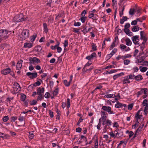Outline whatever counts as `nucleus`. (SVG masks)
Listing matches in <instances>:
<instances>
[{
    "label": "nucleus",
    "mask_w": 148,
    "mask_h": 148,
    "mask_svg": "<svg viewBox=\"0 0 148 148\" xmlns=\"http://www.w3.org/2000/svg\"><path fill=\"white\" fill-rule=\"evenodd\" d=\"M142 116L141 115H135V117L136 120H138V119H141Z\"/></svg>",
    "instance_id": "49530a36"
},
{
    "label": "nucleus",
    "mask_w": 148,
    "mask_h": 148,
    "mask_svg": "<svg viewBox=\"0 0 148 148\" xmlns=\"http://www.w3.org/2000/svg\"><path fill=\"white\" fill-rule=\"evenodd\" d=\"M33 46V44L29 42L24 43L23 47L25 48H30Z\"/></svg>",
    "instance_id": "dca6fc26"
},
{
    "label": "nucleus",
    "mask_w": 148,
    "mask_h": 148,
    "mask_svg": "<svg viewBox=\"0 0 148 148\" xmlns=\"http://www.w3.org/2000/svg\"><path fill=\"white\" fill-rule=\"evenodd\" d=\"M123 84H125L127 83H130V81L128 79V76H125L124 77V79L123 80Z\"/></svg>",
    "instance_id": "6ab92c4d"
},
{
    "label": "nucleus",
    "mask_w": 148,
    "mask_h": 148,
    "mask_svg": "<svg viewBox=\"0 0 148 148\" xmlns=\"http://www.w3.org/2000/svg\"><path fill=\"white\" fill-rule=\"evenodd\" d=\"M6 135L5 134L3 133H0V138L1 137L3 139H5L6 138Z\"/></svg>",
    "instance_id": "79ce46f5"
},
{
    "label": "nucleus",
    "mask_w": 148,
    "mask_h": 148,
    "mask_svg": "<svg viewBox=\"0 0 148 148\" xmlns=\"http://www.w3.org/2000/svg\"><path fill=\"white\" fill-rule=\"evenodd\" d=\"M47 76V75L46 73H43L42 75L41 76V77L42 79L44 80L45 79V77L46 76Z\"/></svg>",
    "instance_id": "e2e57ef3"
},
{
    "label": "nucleus",
    "mask_w": 148,
    "mask_h": 148,
    "mask_svg": "<svg viewBox=\"0 0 148 148\" xmlns=\"http://www.w3.org/2000/svg\"><path fill=\"white\" fill-rule=\"evenodd\" d=\"M44 28V32L45 33L47 34L48 32V29L47 27V24L46 23H44L43 24Z\"/></svg>",
    "instance_id": "5701e85b"
},
{
    "label": "nucleus",
    "mask_w": 148,
    "mask_h": 148,
    "mask_svg": "<svg viewBox=\"0 0 148 148\" xmlns=\"http://www.w3.org/2000/svg\"><path fill=\"white\" fill-rule=\"evenodd\" d=\"M17 117L16 116H12L11 118V121L12 122H14L17 119Z\"/></svg>",
    "instance_id": "c03bdc74"
},
{
    "label": "nucleus",
    "mask_w": 148,
    "mask_h": 148,
    "mask_svg": "<svg viewBox=\"0 0 148 148\" xmlns=\"http://www.w3.org/2000/svg\"><path fill=\"white\" fill-rule=\"evenodd\" d=\"M29 61L30 62V63L34 64L35 63H38L40 62V60L36 57H34L33 58L29 57Z\"/></svg>",
    "instance_id": "423d86ee"
},
{
    "label": "nucleus",
    "mask_w": 148,
    "mask_h": 148,
    "mask_svg": "<svg viewBox=\"0 0 148 148\" xmlns=\"http://www.w3.org/2000/svg\"><path fill=\"white\" fill-rule=\"evenodd\" d=\"M102 121L101 123V124H102L103 125H105L106 124H107V122L108 121H111V120L109 119H105L104 120H102Z\"/></svg>",
    "instance_id": "4c0bfd02"
},
{
    "label": "nucleus",
    "mask_w": 148,
    "mask_h": 148,
    "mask_svg": "<svg viewBox=\"0 0 148 148\" xmlns=\"http://www.w3.org/2000/svg\"><path fill=\"white\" fill-rule=\"evenodd\" d=\"M24 21L23 15L22 14L16 15L13 21L15 22H19Z\"/></svg>",
    "instance_id": "f03ea898"
},
{
    "label": "nucleus",
    "mask_w": 148,
    "mask_h": 148,
    "mask_svg": "<svg viewBox=\"0 0 148 148\" xmlns=\"http://www.w3.org/2000/svg\"><path fill=\"white\" fill-rule=\"evenodd\" d=\"M147 99H145L143 100V106H147V105H148V104L147 103Z\"/></svg>",
    "instance_id": "6e6d98bb"
},
{
    "label": "nucleus",
    "mask_w": 148,
    "mask_h": 148,
    "mask_svg": "<svg viewBox=\"0 0 148 148\" xmlns=\"http://www.w3.org/2000/svg\"><path fill=\"white\" fill-rule=\"evenodd\" d=\"M139 36L136 35L132 37V38L133 43L135 45H139L138 42L139 41Z\"/></svg>",
    "instance_id": "6e6552de"
},
{
    "label": "nucleus",
    "mask_w": 148,
    "mask_h": 148,
    "mask_svg": "<svg viewBox=\"0 0 148 148\" xmlns=\"http://www.w3.org/2000/svg\"><path fill=\"white\" fill-rule=\"evenodd\" d=\"M50 94L48 92H46L44 95L45 97L46 98H48L50 97Z\"/></svg>",
    "instance_id": "5fc2aeb1"
},
{
    "label": "nucleus",
    "mask_w": 148,
    "mask_h": 148,
    "mask_svg": "<svg viewBox=\"0 0 148 148\" xmlns=\"http://www.w3.org/2000/svg\"><path fill=\"white\" fill-rule=\"evenodd\" d=\"M144 126V124H143L142 125H140L139 127L138 128L137 130L136 131V132L138 133H139L140 132L141 129Z\"/></svg>",
    "instance_id": "c9c22d12"
},
{
    "label": "nucleus",
    "mask_w": 148,
    "mask_h": 148,
    "mask_svg": "<svg viewBox=\"0 0 148 148\" xmlns=\"http://www.w3.org/2000/svg\"><path fill=\"white\" fill-rule=\"evenodd\" d=\"M9 119V117L8 116H5L3 117V121L4 122L7 121Z\"/></svg>",
    "instance_id": "de8ad7c7"
},
{
    "label": "nucleus",
    "mask_w": 148,
    "mask_h": 148,
    "mask_svg": "<svg viewBox=\"0 0 148 148\" xmlns=\"http://www.w3.org/2000/svg\"><path fill=\"white\" fill-rule=\"evenodd\" d=\"M102 86L101 85H99V86H97L96 88L94 89L93 91L92 92V93H93L95 90H96L97 89H100L102 88Z\"/></svg>",
    "instance_id": "13d9d810"
},
{
    "label": "nucleus",
    "mask_w": 148,
    "mask_h": 148,
    "mask_svg": "<svg viewBox=\"0 0 148 148\" xmlns=\"http://www.w3.org/2000/svg\"><path fill=\"white\" fill-rule=\"evenodd\" d=\"M108 123L106 124L105 125L104 128H103V131H105L104 132H105L106 131V130L109 129L110 128V126L111 125L112 122L111 121H108L107 122Z\"/></svg>",
    "instance_id": "f8f14e48"
},
{
    "label": "nucleus",
    "mask_w": 148,
    "mask_h": 148,
    "mask_svg": "<svg viewBox=\"0 0 148 148\" xmlns=\"http://www.w3.org/2000/svg\"><path fill=\"white\" fill-rule=\"evenodd\" d=\"M139 69L141 72H144L147 70L148 68L146 67L140 66L139 67Z\"/></svg>",
    "instance_id": "4be33fe9"
},
{
    "label": "nucleus",
    "mask_w": 148,
    "mask_h": 148,
    "mask_svg": "<svg viewBox=\"0 0 148 148\" xmlns=\"http://www.w3.org/2000/svg\"><path fill=\"white\" fill-rule=\"evenodd\" d=\"M24 117L23 116H19V118L18 119V120L20 122H22L24 120Z\"/></svg>",
    "instance_id": "680f3d73"
},
{
    "label": "nucleus",
    "mask_w": 148,
    "mask_h": 148,
    "mask_svg": "<svg viewBox=\"0 0 148 148\" xmlns=\"http://www.w3.org/2000/svg\"><path fill=\"white\" fill-rule=\"evenodd\" d=\"M134 9H131L129 11V14L130 15H132L134 14Z\"/></svg>",
    "instance_id": "0e129e2a"
},
{
    "label": "nucleus",
    "mask_w": 148,
    "mask_h": 148,
    "mask_svg": "<svg viewBox=\"0 0 148 148\" xmlns=\"http://www.w3.org/2000/svg\"><path fill=\"white\" fill-rule=\"evenodd\" d=\"M92 63V61H88L85 65V67H87L89 66Z\"/></svg>",
    "instance_id": "a18cd8bd"
},
{
    "label": "nucleus",
    "mask_w": 148,
    "mask_h": 148,
    "mask_svg": "<svg viewBox=\"0 0 148 148\" xmlns=\"http://www.w3.org/2000/svg\"><path fill=\"white\" fill-rule=\"evenodd\" d=\"M64 46L65 48H66L68 45V42L67 40H64V43H63Z\"/></svg>",
    "instance_id": "69168bd1"
},
{
    "label": "nucleus",
    "mask_w": 148,
    "mask_h": 148,
    "mask_svg": "<svg viewBox=\"0 0 148 148\" xmlns=\"http://www.w3.org/2000/svg\"><path fill=\"white\" fill-rule=\"evenodd\" d=\"M137 22L136 20L132 21L131 23V24L132 25L135 26L137 24Z\"/></svg>",
    "instance_id": "052dcab7"
},
{
    "label": "nucleus",
    "mask_w": 148,
    "mask_h": 148,
    "mask_svg": "<svg viewBox=\"0 0 148 148\" xmlns=\"http://www.w3.org/2000/svg\"><path fill=\"white\" fill-rule=\"evenodd\" d=\"M63 82L65 86L67 87L69 86L71 83L69 82H68L67 80L66 79L64 80Z\"/></svg>",
    "instance_id": "72a5a7b5"
},
{
    "label": "nucleus",
    "mask_w": 148,
    "mask_h": 148,
    "mask_svg": "<svg viewBox=\"0 0 148 148\" xmlns=\"http://www.w3.org/2000/svg\"><path fill=\"white\" fill-rule=\"evenodd\" d=\"M38 96L37 99V101H41L44 99V96L43 95H38Z\"/></svg>",
    "instance_id": "c85d7f7f"
},
{
    "label": "nucleus",
    "mask_w": 148,
    "mask_h": 148,
    "mask_svg": "<svg viewBox=\"0 0 148 148\" xmlns=\"http://www.w3.org/2000/svg\"><path fill=\"white\" fill-rule=\"evenodd\" d=\"M121 74H123V73H119L116 75H114L113 76V78L114 80H115L117 78L120 76Z\"/></svg>",
    "instance_id": "473e14b6"
},
{
    "label": "nucleus",
    "mask_w": 148,
    "mask_h": 148,
    "mask_svg": "<svg viewBox=\"0 0 148 148\" xmlns=\"http://www.w3.org/2000/svg\"><path fill=\"white\" fill-rule=\"evenodd\" d=\"M37 101L35 99L33 100L32 101H30V104L31 105H35L36 104Z\"/></svg>",
    "instance_id": "7c9ffc66"
},
{
    "label": "nucleus",
    "mask_w": 148,
    "mask_h": 148,
    "mask_svg": "<svg viewBox=\"0 0 148 148\" xmlns=\"http://www.w3.org/2000/svg\"><path fill=\"white\" fill-rule=\"evenodd\" d=\"M130 27V24L129 23H126L125 26V28L124 29V32H126L128 30H130L129 29Z\"/></svg>",
    "instance_id": "a878e982"
},
{
    "label": "nucleus",
    "mask_w": 148,
    "mask_h": 148,
    "mask_svg": "<svg viewBox=\"0 0 148 148\" xmlns=\"http://www.w3.org/2000/svg\"><path fill=\"white\" fill-rule=\"evenodd\" d=\"M126 34L130 36H132L133 35V34L132 32H130V30H128L127 31L125 32Z\"/></svg>",
    "instance_id": "c756f323"
},
{
    "label": "nucleus",
    "mask_w": 148,
    "mask_h": 148,
    "mask_svg": "<svg viewBox=\"0 0 148 148\" xmlns=\"http://www.w3.org/2000/svg\"><path fill=\"white\" fill-rule=\"evenodd\" d=\"M125 42H126V44L127 46H130L132 45V42L130 39L128 38H126Z\"/></svg>",
    "instance_id": "b1692460"
},
{
    "label": "nucleus",
    "mask_w": 148,
    "mask_h": 148,
    "mask_svg": "<svg viewBox=\"0 0 148 148\" xmlns=\"http://www.w3.org/2000/svg\"><path fill=\"white\" fill-rule=\"evenodd\" d=\"M91 47H92V50L94 51H96L97 50V46L96 45V44L94 43H92Z\"/></svg>",
    "instance_id": "bb28decb"
},
{
    "label": "nucleus",
    "mask_w": 148,
    "mask_h": 148,
    "mask_svg": "<svg viewBox=\"0 0 148 148\" xmlns=\"http://www.w3.org/2000/svg\"><path fill=\"white\" fill-rule=\"evenodd\" d=\"M137 63L140 65L148 66V62L147 61L140 60H138Z\"/></svg>",
    "instance_id": "1a4fd4ad"
},
{
    "label": "nucleus",
    "mask_w": 148,
    "mask_h": 148,
    "mask_svg": "<svg viewBox=\"0 0 148 148\" xmlns=\"http://www.w3.org/2000/svg\"><path fill=\"white\" fill-rule=\"evenodd\" d=\"M11 69L10 68H8L4 69L2 70L1 71V73L4 75H7L10 73Z\"/></svg>",
    "instance_id": "9d476101"
},
{
    "label": "nucleus",
    "mask_w": 148,
    "mask_h": 148,
    "mask_svg": "<svg viewBox=\"0 0 148 148\" xmlns=\"http://www.w3.org/2000/svg\"><path fill=\"white\" fill-rule=\"evenodd\" d=\"M23 62L22 60L18 62L16 66V69L17 70H19L22 67V63Z\"/></svg>",
    "instance_id": "f3484780"
},
{
    "label": "nucleus",
    "mask_w": 148,
    "mask_h": 148,
    "mask_svg": "<svg viewBox=\"0 0 148 148\" xmlns=\"http://www.w3.org/2000/svg\"><path fill=\"white\" fill-rule=\"evenodd\" d=\"M29 138L30 140H31L34 138V134L32 132L31 133L30 132H29Z\"/></svg>",
    "instance_id": "ea45409f"
},
{
    "label": "nucleus",
    "mask_w": 148,
    "mask_h": 148,
    "mask_svg": "<svg viewBox=\"0 0 148 148\" xmlns=\"http://www.w3.org/2000/svg\"><path fill=\"white\" fill-rule=\"evenodd\" d=\"M56 112H57V115H56V119L59 120L60 119V112L58 109H57Z\"/></svg>",
    "instance_id": "cd10ccee"
},
{
    "label": "nucleus",
    "mask_w": 148,
    "mask_h": 148,
    "mask_svg": "<svg viewBox=\"0 0 148 148\" xmlns=\"http://www.w3.org/2000/svg\"><path fill=\"white\" fill-rule=\"evenodd\" d=\"M29 30L27 29H24L21 36L20 38L21 40H23L29 37Z\"/></svg>",
    "instance_id": "f257e3e1"
},
{
    "label": "nucleus",
    "mask_w": 148,
    "mask_h": 148,
    "mask_svg": "<svg viewBox=\"0 0 148 148\" xmlns=\"http://www.w3.org/2000/svg\"><path fill=\"white\" fill-rule=\"evenodd\" d=\"M87 17L85 16H82L80 18V20L82 23H84Z\"/></svg>",
    "instance_id": "8fccbe9b"
},
{
    "label": "nucleus",
    "mask_w": 148,
    "mask_h": 148,
    "mask_svg": "<svg viewBox=\"0 0 148 148\" xmlns=\"http://www.w3.org/2000/svg\"><path fill=\"white\" fill-rule=\"evenodd\" d=\"M130 61L129 60H126L124 61V64L125 65H127L130 64Z\"/></svg>",
    "instance_id": "09e8293b"
},
{
    "label": "nucleus",
    "mask_w": 148,
    "mask_h": 148,
    "mask_svg": "<svg viewBox=\"0 0 148 148\" xmlns=\"http://www.w3.org/2000/svg\"><path fill=\"white\" fill-rule=\"evenodd\" d=\"M144 31H141L140 32V39H142V38H143L145 37L144 36Z\"/></svg>",
    "instance_id": "864d4df0"
},
{
    "label": "nucleus",
    "mask_w": 148,
    "mask_h": 148,
    "mask_svg": "<svg viewBox=\"0 0 148 148\" xmlns=\"http://www.w3.org/2000/svg\"><path fill=\"white\" fill-rule=\"evenodd\" d=\"M128 76V79H135V75L134 74H130L129 75L127 76Z\"/></svg>",
    "instance_id": "e433bc0d"
},
{
    "label": "nucleus",
    "mask_w": 148,
    "mask_h": 148,
    "mask_svg": "<svg viewBox=\"0 0 148 148\" xmlns=\"http://www.w3.org/2000/svg\"><path fill=\"white\" fill-rule=\"evenodd\" d=\"M38 95H43L45 91V88L43 87H39L37 90Z\"/></svg>",
    "instance_id": "ddd939ff"
},
{
    "label": "nucleus",
    "mask_w": 148,
    "mask_h": 148,
    "mask_svg": "<svg viewBox=\"0 0 148 148\" xmlns=\"http://www.w3.org/2000/svg\"><path fill=\"white\" fill-rule=\"evenodd\" d=\"M132 31L133 32L138 31L139 30V27L138 26H134L131 27Z\"/></svg>",
    "instance_id": "412c9836"
},
{
    "label": "nucleus",
    "mask_w": 148,
    "mask_h": 148,
    "mask_svg": "<svg viewBox=\"0 0 148 148\" xmlns=\"http://www.w3.org/2000/svg\"><path fill=\"white\" fill-rule=\"evenodd\" d=\"M36 35H34L31 36L30 38V40L31 42H33L35 40L36 38Z\"/></svg>",
    "instance_id": "2f4dec72"
},
{
    "label": "nucleus",
    "mask_w": 148,
    "mask_h": 148,
    "mask_svg": "<svg viewBox=\"0 0 148 148\" xmlns=\"http://www.w3.org/2000/svg\"><path fill=\"white\" fill-rule=\"evenodd\" d=\"M8 32L6 29L0 30V40L2 38L5 39L8 38L7 34Z\"/></svg>",
    "instance_id": "7ed1b4c3"
},
{
    "label": "nucleus",
    "mask_w": 148,
    "mask_h": 148,
    "mask_svg": "<svg viewBox=\"0 0 148 148\" xmlns=\"http://www.w3.org/2000/svg\"><path fill=\"white\" fill-rule=\"evenodd\" d=\"M133 70L134 71V72H136L138 71L139 69L138 67H135L133 68Z\"/></svg>",
    "instance_id": "774afa93"
},
{
    "label": "nucleus",
    "mask_w": 148,
    "mask_h": 148,
    "mask_svg": "<svg viewBox=\"0 0 148 148\" xmlns=\"http://www.w3.org/2000/svg\"><path fill=\"white\" fill-rule=\"evenodd\" d=\"M104 97L107 98H114L116 97V95L114 94H110L105 95Z\"/></svg>",
    "instance_id": "aec40b11"
},
{
    "label": "nucleus",
    "mask_w": 148,
    "mask_h": 148,
    "mask_svg": "<svg viewBox=\"0 0 148 148\" xmlns=\"http://www.w3.org/2000/svg\"><path fill=\"white\" fill-rule=\"evenodd\" d=\"M135 79L136 81H139L143 79L142 76L140 74H138L137 76H135Z\"/></svg>",
    "instance_id": "a211bd4d"
},
{
    "label": "nucleus",
    "mask_w": 148,
    "mask_h": 148,
    "mask_svg": "<svg viewBox=\"0 0 148 148\" xmlns=\"http://www.w3.org/2000/svg\"><path fill=\"white\" fill-rule=\"evenodd\" d=\"M67 107L68 108H69L70 106V99L69 98H68L67 99Z\"/></svg>",
    "instance_id": "603ef678"
},
{
    "label": "nucleus",
    "mask_w": 148,
    "mask_h": 148,
    "mask_svg": "<svg viewBox=\"0 0 148 148\" xmlns=\"http://www.w3.org/2000/svg\"><path fill=\"white\" fill-rule=\"evenodd\" d=\"M26 98V96L23 94H21V100L23 101H24Z\"/></svg>",
    "instance_id": "f704fd0d"
},
{
    "label": "nucleus",
    "mask_w": 148,
    "mask_h": 148,
    "mask_svg": "<svg viewBox=\"0 0 148 148\" xmlns=\"http://www.w3.org/2000/svg\"><path fill=\"white\" fill-rule=\"evenodd\" d=\"M101 119L103 120L106 119L107 115L108 114L107 113L102 110L101 111Z\"/></svg>",
    "instance_id": "2eb2a0df"
},
{
    "label": "nucleus",
    "mask_w": 148,
    "mask_h": 148,
    "mask_svg": "<svg viewBox=\"0 0 148 148\" xmlns=\"http://www.w3.org/2000/svg\"><path fill=\"white\" fill-rule=\"evenodd\" d=\"M142 93H143V90H142V88H141L140 90L137 92V97H138L139 96L142 95Z\"/></svg>",
    "instance_id": "4d7b16f0"
},
{
    "label": "nucleus",
    "mask_w": 148,
    "mask_h": 148,
    "mask_svg": "<svg viewBox=\"0 0 148 148\" xmlns=\"http://www.w3.org/2000/svg\"><path fill=\"white\" fill-rule=\"evenodd\" d=\"M49 113L51 118H53L54 116L53 112L51 110H49Z\"/></svg>",
    "instance_id": "3c124183"
},
{
    "label": "nucleus",
    "mask_w": 148,
    "mask_h": 148,
    "mask_svg": "<svg viewBox=\"0 0 148 148\" xmlns=\"http://www.w3.org/2000/svg\"><path fill=\"white\" fill-rule=\"evenodd\" d=\"M13 86V89L15 91L18 92V88H19L20 89H21V87L20 85L16 82L14 83Z\"/></svg>",
    "instance_id": "9b49d317"
},
{
    "label": "nucleus",
    "mask_w": 148,
    "mask_h": 148,
    "mask_svg": "<svg viewBox=\"0 0 148 148\" xmlns=\"http://www.w3.org/2000/svg\"><path fill=\"white\" fill-rule=\"evenodd\" d=\"M139 124V122L138 121V120L136 121L135 124L134 125H133L132 126V128H135L136 127L138 126V125Z\"/></svg>",
    "instance_id": "58836bf2"
},
{
    "label": "nucleus",
    "mask_w": 148,
    "mask_h": 148,
    "mask_svg": "<svg viewBox=\"0 0 148 148\" xmlns=\"http://www.w3.org/2000/svg\"><path fill=\"white\" fill-rule=\"evenodd\" d=\"M127 105L125 104H123L118 102L115 105V107L116 108H120L123 107H126Z\"/></svg>",
    "instance_id": "4468645a"
},
{
    "label": "nucleus",
    "mask_w": 148,
    "mask_h": 148,
    "mask_svg": "<svg viewBox=\"0 0 148 148\" xmlns=\"http://www.w3.org/2000/svg\"><path fill=\"white\" fill-rule=\"evenodd\" d=\"M37 75L38 74L36 72L32 73L28 72L26 73V75L28 76L31 79H33L36 78L38 76Z\"/></svg>",
    "instance_id": "39448f33"
},
{
    "label": "nucleus",
    "mask_w": 148,
    "mask_h": 148,
    "mask_svg": "<svg viewBox=\"0 0 148 148\" xmlns=\"http://www.w3.org/2000/svg\"><path fill=\"white\" fill-rule=\"evenodd\" d=\"M115 47V42H114L112 43L110 46V47L109 48L110 50H111L112 49Z\"/></svg>",
    "instance_id": "bf43d9fd"
},
{
    "label": "nucleus",
    "mask_w": 148,
    "mask_h": 148,
    "mask_svg": "<svg viewBox=\"0 0 148 148\" xmlns=\"http://www.w3.org/2000/svg\"><path fill=\"white\" fill-rule=\"evenodd\" d=\"M81 139H84L86 141V145H87V144H88V143L87 142V139L86 137L84 136L83 135H81Z\"/></svg>",
    "instance_id": "37998d69"
},
{
    "label": "nucleus",
    "mask_w": 148,
    "mask_h": 148,
    "mask_svg": "<svg viewBox=\"0 0 148 148\" xmlns=\"http://www.w3.org/2000/svg\"><path fill=\"white\" fill-rule=\"evenodd\" d=\"M97 58V54L95 52H93L90 55L86 56V59L88 60L89 61H91V60L93 59L94 58Z\"/></svg>",
    "instance_id": "0eeeda50"
},
{
    "label": "nucleus",
    "mask_w": 148,
    "mask_h": 148,
    "mask_svg": "<svg viewBox=\"0 0 148 148\" xmlns=\"http://www.w3.org/2000/svg\"><path fill=\"white\" fill-rule=\"evenodd\" d=\"M133 104H130L128 105V109L129 110H131L133 108Z\"/></svg>",
    "instance_id": "338daca9"
},
{
    "label": "nucleus",
    "mask_w": 148,
    "mask_h": 148,
    "mask_svg": "<svg viewBox=\"0 0 148 148\" xmlns=\"http://www.w3.org/2000/svg\"><path fill=\"white\" fill-rule=\"evenodd\" d=\"M59 92V88H56L53 92V94L54 96H56Z\"/></svg>",
    "instance_id": "393cba45"
},
{
    "label": "nucleus",
    "mask_w": 148,
    "mask_h": 148,
    "mask_svg": "<svg viewBox=\"0 0 148 148\" xmlns=\"http://www.w3.org/2000/svg\"><path fill=\"white\" fill-rule=\"evenodd\" d=\"M41 84L40 82L38 81L33 84V86L35 87L39 86Z\"/></svg>",
    "instance_id": "a19ab883"
},
{
    "label": "nucleus",
    "mask_w": 148,
    "mask_h": 148,
    "mask_svg": "<svg viewBox=\"0 0 148 148\" xmlns=\"http://www.w3.org/2000/svg\"><path fill=\"white\" fill-rule=\"evenodd\" d=\"M101 109L104 110V111L107 112L109 114H112L115 113L112 110L111 107L109 106H103L102 107Z\"/></svg>",
    "instance_id": "20e7f679"
}]
</instances>
